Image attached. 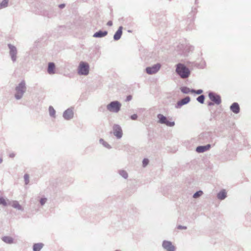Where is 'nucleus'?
Masks as SVG:
<instances>
[{
	"label": "nucleus",
	"instance_id": "obj_1",
	"mask_svg": "<svg viewBox=\"0 0 251 251\" xmlns=\"http://www.w3.org/2000/svg\"><path fill=\"white\" fill-rule=\"evenodd\" d=\"M176 72L182 78H187L190 75V71L188 68L182 64L177 65Z\"/></svg>",
	"mask_w": 251,
	"mask_h": 251
},
{
	"label": "nucleus",
	"instance_id": "obj_2",
	"mask_svg": "<svg viewBox=\"0 0 251 251\" xmlns=\"http://www.w3.org/2000/svg\"><path fill=\"white\" fill-rule=\"evenodd\" d=\"M121 104L118 101H112L106 106L108 111L114 113L118 112L121 109Z\"/></svg>",
	"mask_w": 251,
	"mask_h": 251
},
{
	"label": "nucleus",
	"instance_id": "obj_3",
	"mask_svg": "<svg viewBox=\"0 0 251 251\" xmlns=\"http://www.w3.org/2000/svg\"><path fill=\"white\" fill-rule=\"evenodd\" d=\"M26 87L25 81L21 82L19 85L16 88V93L15 97L17 99H20L22 98L23 94L25 92Z\"/></svg>",
	"mask_w": 251,
	"mask_h": 251
},
{
	"label": "nucleus",
	"instance_id": "obj_4",
	"mask_svg": "<svg viewBox=\"0 0 251 251\" xmlns=\"http://www.w3.org/2000/svg\"><path fill=\"white\" fill-rule=\"evenodd\" d=\"M89 66L88 63L81 62L78 67V73L82 75H87L89 73Z\"/></svg>",
	"mask_w": 251,
	"mask_h": 251
},
{
	"label": "nucleus",
	"instance_id": "obj_5",
	"mask_svg": "<svg viewBox=\"0 0 251 251\" xmlns=\"http://www.w3.org/2000/svg\"><path fill=\"white\" fill-rule=\"evenodd\" d=\"M157 117L159 119V122L161 124H165L167 126H172L175 125L174 122L169 121L166 117L164 116L162 114L158 115Z\"/></svg>",
	"mask_w": 251,
	"mask_h": 251
},
{
	"label": "nucleus",
	"instance_id": "obj_6",
	"mask_svg": "<svg viewBox=\"0 0 251 251\" xmlns=\"http://www.w3.org/2000/svg\"><path fill=\"white\" fill-rule=\"evenodd\" d=\"M162 247L166 251H175V247L170 241L164 240L162 243Z\"/></svg>",
	"mask_w": 251,
	"mask_h": 251
},
{
	"label": "nucleus",
	"instance_id": "obj_7",
	"mask_svg": "<svg viewBox=\"0 0 251 251\" xmlns=\"http://www.w3.org/2000/svg\"><path fill=\"white\" fill-rule=\"evenodd\" d=\"M114 134L118 138H120L123 135L122 130L119 125H115L113 127Z\"/></svg>",
	"mask_w": 251,
	"mask_h": 251
},
{
	"label": "nucleus",
	"instance_id": "obj_8",
	"mask_svg": "<svg viewBox=\"0 0 251 251\" xmlns=\"http://www.w3.org/2000/svg\"><path fill=\"white\" fill-rule=\"evenodd\" d=\"M209 97L211 100L217 104H219L221 102L220 97L214 93H210L209 94Z\"/></svg>",
	"mask_w": 251,
	"mask_h": 251
},
{
	"label": "nucleus",
	"instance_id": "obj_9",
	"mask_svg": "<svg viewBox=\"0 0 251 251\" xmlns=\"http://www.w3.org/2000/svg\"><path fill=\"white\" fill-rule=\"evenodd\" d=\"M160 68L159 64H156L151 67L146 68V72L148 74H152L156 73Z\"/></svg>",
	"mask_w": 251,
	"mask_h": 251
},
{
	"label": "nucleus",
	"instance_id": "obj_10",
	"mask_svg": "<svg viewBox=\"0 0 251 251\" xmlns=\"http://www.w3.org/2000/svg\"><path fill=\"white\" fill-rule=\"evenodd\" d=\"M7 201H8V204L11 205L13 207L19 210H23V208H22V206L19 203V202L17 201H10L8 200Z\"/></svg>",
	"mask_w": 251,
	"mask_h": 251
},
{
	"label": "nucleus",
	"instance_id": "obj_11",
	"mask_svg": "<svg viewBox=\"0 0 251 251\" xmlns=\"http://www.w3.org/2000/svg\"><path fill=\"white\" fill-rule=\"evenodd\" d=\"M74 115V112L72 109H68L66 110L63 114V116L65 119L67 120H69L73 118Z\"/></svg>",
	"mask_w": 251,
	"mask_h": 251
},
{
	"label": "nucleus",
	"instance_id": "obj_12",
	"mask_svg": "<svg viewBox=\"0 0 251 251\" xmlns=\"http://www.w3.org/2000/svg\"><path fill=\"white\" fill-rule=\"evenodd\" d=\"M9 48L10 50V55L11 56V58L13 61H15L16 60V55L17 53V50L14 46H13L11 45H9Z\"/></svg>",
	"mask_w": 251,
	"mask_h": 251
},
{
	"label": "nucleus",
	"instance_id": "obj_13",
	"mask_svg": "<svg viewBox=\"0 0 251 251\" xmlns=\"http://www.w3.org/2000/svg\"><path fill=\"white\" fill-rule=\"evenodd\" d=\"M210 148V145L209 144L205 146H199L197 148L196 151L198 152H203L209 150Z\"/></svg>",
	"mask_w": 251,
	"mask_h": 251
},
{
	"label": "nucleus",
	"instance_id": "obj_14",
	"mask_svg": "<svg viewBox=\"0 0 251 251\" xmlns=\"http://www.w3.org/2000/svg\"><path fill=\"white\" fill-rule=\"evenodd\" d=\"M230 109L234 113H238L240 111L239 104L236 102L233 103L230 106Z\"/></svg>",
	"mask_w": 251,
	"mask_h": 251
},
{
	"label": "nucleus",
	"instance_id": "obj_15",
	"mask_svg": "<svg viewBox=\"0 0 251 251\" xmlns=\"http://www.w3.org/2000/svg\"><path fill=\"white\" fill-rule=\"evenodd\" d=\"M226 196H227L226 192L225 189H223V190H221V191H220L217 194V198L220 200H224L225 199H226Z\"/></svg>",
	"mask_w": 251,
	"mask_h": 251
},
{
	"label": "nucleus",
	"instance_id": "obj_16",
	"mask_svg": "<svg viewBox=\"0 0 251 251\" xmlns=\"http://www.w3.org/2000/svg\"><path fill=\"white\" fill-rule=\"evenodd\" d=\"M190 100V99L188 97H187L177 102V107H180L182 105L187 103L188 102H189Z\"/></svg>",
	"mask_w": 251,
	"mask_h": 251
},
{
	"label": "nucleus",
	"instance_id": "obj_17",
	"mask_svg": "<svg viewBox=\"0 0 251 251\" xmlns=\"http://www.w3.org/2000/svg\"><path fill=\"white\" fill-rule=\"evenodd\" d=\"M55 65L53 63H49L48 68V72L50 74H53L55 73Z\"/></svg>",
	"mask_w": 251,
	"mask_h": 251
},
{
	"label": "nucleus",
	"instance_id": "obj_18",
	"mask_svg": "<svg viewBox=\"0 0 251 251\" xmlns=\"http://www.w3.org/2000/svg\"><path fill=\"white\" fill-rule=\"evenodd\" d=\"M122 27L120 26L115 33L114 36V38L115 40H118L121 38L122 34Z\"/></svg>",
	"mask_w": 251,
	"mask_h": 251
},
{
	"label": "nucleus",
	"instance_id": "obj_19",
	"mask_svg": "<svg viewBox=\"0 0 251 251\" xmlns=\"http://www.w3.org/2000/svg\"><path fill=\"white\" fill-rule=\"evenodd\" d=\"M1 239L4 242L7 244H11L13 243V239L10 236H3L2 237Z\"/></svg>",
	"mask_w": 251,
	"mask_h": 251
},
{
	"label": "nucleus",
	"instance_id": "obj_20",
	"mask_svg": "<svg viewBox=\"0 0 251 251\" xmlns=\"http://www.w3.org/2000/svg\"><path fill=\"white\" fill-rule=\"evenodd\" d=\"M44 244L41 243H35L33 246V251H40L43 247Z\"/></svg>",
	"mask_w": 251,
	"mask_h": 251
},
{
	"label": "nucleus",
	"instance_id": "obj_21",
	"mask_svg": "<svg viewBox=\"0 0 251 251\" xmlns=\"http://www.w3.org/2000/svg\"><path fill=\"white\" fill-rule=\"evenodd\" d=\"M107 34V32L105 31H99L98 32H97L94 34V37L96 38H99V37H104L105 35H106Z\"/></svg>",
	"mask_w": 251,
	"mask_h": 251
},
{
	"label": "nucleus",
	"instance_id": "obj_22",
	"mask_svg": "<svg viewBox=\"0 0 251 251\" xmlns=\"http://www.w3.org/2000/svg\"><path fill=\"white\" fill-rule=\"evenodd\" d=\"M0 205L6 206L8 204L7 200H5L3 197H0Z\"/></svg>",
	"mask_w": 251,
	"mask_h": 251
},
{
	"label": "nucleus",
	"instance_id": "obj_23",
	"mask_svg": "<svg viewBox=\"0 0 251 251\" xmlns=\"http://www.w3.org/2000/svg\"><path fill=\"white\" fill-rule=\"evenodd\" d=\"M119 174L124 178L126 179L128 177L127 172L124 170H120L119 171Z\"/></svg>",
	"mask_w": 251,
	"mask_h": 251
},
{
	"label": "nucleus",
	"instance_id": "obj_24",
	"mask_svg": "<svg viewBox=\"0 0 251 251\" xmlns=\"http://www.w3.org/2000/svg\"><path fill=\"white\" fill-rule=\"evenodd\" d=\"M202 194H203L202 191L200 190V191H197L195 193H194L193 197L194 198L197 199V198H199L200 196H201Z\"/></svg>",
	"mask_w": 251,
	"mask_h": 251
},
{
	"label": "nucleus",
	"instance_id": "obj_25",
	"mask_svg": "<svg viewBox=\"0 0 251 251\" xmlns=\"http://www.w3.org/2000/svg\"><path fill=\"white\" fill-rule=\"evenodd\" d=\"M49 112H50V115L51 116H52V117H54L55 116V110L54 109V108L50 106L49 107Z\"/></svg>",
	"mask_w": 251,
	"mask_h": 251
},
{
	"label": "nucleus",
	"instance_id": "obj_26",
	"mask_svg": "<svg viewBox=\"0 0 251 251\" xmlns=\"http://www.w3.org/2000/svg\"><path fill=\"white\" fill-rule=\"evenodd\" d=\"M100 142L101 144H102L104 147H105L107 148H110V145L106 142L103 139H100Z\"/></svg>",
	"mask_w": 251,
	"mask_h": 251
},
{
	"label": "nucleus",
	"instance_id": "obj_27",
	"mask_svg": "<svg viewBox=\"0 0 251 251\" xmlns=\"http://www.w3.org/2000/svg\"><path fill=\"white\" fill-rule=\"evenodd\" d=\"M181 91L183 93L187 94L191 92L190 89L186 87H183L181 88Z\"/></svg>",
	"mask_w": 251,
	"mask_h": 251
},
{
	"label": "nucleus",
	"instance_id": "obj_28",
	"mask_svg": "<svg viewBox=\"0 0 251 251\" xmlns=\"http://www.w3.org/2000/svg\"><path fill=\"white\" fill-rule=\"evenodd\" d=\"M8 3V0H3L0 4L2 8L7 6Z\"/></svg>",
	"mask_w": 251,
	"mask_h": 251
},
{
	"label": "nucleus",
	"instance_id": "obj_29",
	"mask_svg": "<svg viewBox=\"0 0 251 251\" xmlns=\"http://www.w3.org/2000/svg\"><path fill=\"white\" fill-rule=\"evenodd\" d=\"M24 179H25V184L26 185H27L28 183H29V175L27 174H25V175H24Z\"/></svg>",
	"mask_w": 251,
	"mask_h": 251
},
{
	"label": "nucleus",
	"instance_id": "obj_30",
	"mask_svg": "<svg viewBox=\"0 0 251 251\" xmlns=\"http://www.w3.org/2000/svg\"><path fill=\"white\" fill-rule=\"evenodd\" d=\"M149 160L148 158H144L142 161L143 167H145L149 163Z\"/></svg>",
	"mask_w": 251,
	"mask_h": 251
},
{
	"label": "nucleus",
	"instance_id": "obj_31",
	"mask_svg": "<svg viewBox=\"0 0 251 251\" xmlns=\"http://www.w3.org/2000/svg\"><path fill=\"white\" fill-rule=\"evenodd\" d=\"M197 100L199 102H200L201 103H203L204 100V97L203 95H201L197 98Z\"/></svg>",
	"mask_w": 251,
	"mask_h": 251
},
{
	"label": "nucleus",
	"instance_id": "obj_32",
	"mask_svg": "<svg viewBox=\"0 0 251 251\" xmlns=\"http://www.w3.org/2000/svg\"><path fill=\"white\" fill-rule=\"evenodd\" d=\"M47 199L46 198H41L40 202L41 205H43L46 202H47Z\"/></svg>",
	"mask_w": 251,
	"mask_h": 251
},
{
	"label": "nucleus",
	"instance_id": "obj_33",
	"mask_svg": "<svg viewBox=\"0 0 251 251\" xmlns=\"http://www.w3.org/2000/svg\"><path fill=\"white\" fill-rule=\"evenodd\" d=\"M178 229H187V227L186 226H182L181 225H179L177 227Z\"/></svg>",
	"mask_w": 251,
	"mask_h": 251
},
{
	"label": "nucleus",
	"instance_id": "obj_34",
	"mask_svg": "<svg viewBox=\"0 0 251 251\" xmlns=\"http://www.w3.org/2000/svg\"><path fill=\"white\" fill-rule=\"evenodd\" d=\"M131 118L132 120H136L137 118V116L136 114H133L131 116Z\"/></svg>",
	"mask_w": 251,
	"mask_h": 251
},
{
	"label": "nucleus",
	"instance_id": "obj_35",
	"mask_svg": "<svg viewBox=\"0 0 251 251\" xmlns=\"http://www.w3.org/2000/svg\"><path fill=\"white\" fill-rule=\"evenodd\" d=\"M107 25L108 26H111L112 25V22L111 21H108L107 23Z\"/></svg>",
	"mask_w": 251,
	"mask_h": 251
},
{
	"label": "nucleus",
	"instance_id": "obj_36",
	"mask_svg": "<svg viewBox=\"0 0 251 251\" xmlns=\"http://www.w3.org/2000/svg\"><path fill=\"white\" fill-rule=\"evenodd\" d=\"M59 7L60 8H63L65 7V4H61L60 5H59Z\"/></svg>",
	"mask_w": 251,
	"mask_h": 251
},
{
	"label": "nucleus",
	"instance_id": "obj_37",
	"mask_svg": "<svg viewBox=\"0 0 251 251\" xmlns=\"http://www.w3.org/2000/svg\"><path fill=\"white\" fill-rule=\"evenodd\" d=\"M131 96H129L127 97V100L129 101L130 100H131Z\"/></svg>",
	"mask_w": 251,
	"mask_h": 251
},
{
	"label": "nucleus",
	"instance_id": "obj_38",
	"mask_svg": "<svg viewBox=\"0 0 251 251\" xmlns=\"http://www.w3.org/2000/svg\"><path fill=\"white\" fill-rule=\"evenodd\" d=\"M201 93H202V90H198L197 92V93L198 94H201Z\"/></svg>",
	"mask_w": 251,
	"mask_h": 251
},
{
	"label": "nucleus",
	"instance_id": "obj_39",
	"mask_svg": "<svg viewBox=\"0 0 251 251\" xmlns=\"http://www.w3.org/2000/svg\"><path fill=\"white\" fill-rule=\"evenodd\" d=\"M2 162V158H0V164Z\"/></svg>",
	"mask_w": 251,
	"mask_h": 251
},
{
	"label": "nucleus",
	"instance_id": "obj_40",
	"mask_svg": "<svg viewBox=\"0 0 251 251\" xmlns=\"http://www.w3.org/2000/svg\"><path fill=\"white\" fill-rule=\"evenodd\" d=\"M115 251H121L117 250H115Z\"/></svg>",
	"mask_w": 251,
	"mask_h": 251
}]
</instances>
